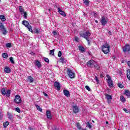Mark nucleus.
<instances>
[{
	"instance_id": "obj_45",
	"label": "nucleus",
	"mask_w": 130,
	"mask_h": 130,
	"mask_svg": "<svg viewBox=\"0 0 130 130\" xmlns=\"http://www.w3.org/2000/svg\"><path fill=\"white\" fill-rule=\"evenodd\" d=\"M62 54L61 53V51H59L58 52V57H60L61 56Z\"/></svg>"
},
{
	"instance_id": "obj_28",
	"label": "nucleus",
	"mask_w": 130,
	"mask_h": 130,
	"mask_svg": "<svg viewBox=\"0 0 130 130\" xmlns=\"http://www.w3.org/2000/svg\"><path fill=\"white\" fill-rule=\"evenodd\" d=\"M35 106H36L37 109H38L39 110V111H40V112H42V109H41V108H40V106H39V105H35Z\"/></svg>"
},
{
	"instance_id": "obj_56",
	"label": "nucleus",
	"mask_w": 130,
	"mask_h": 130,
	"mask_svg": "<svg viewBox=\"0 0 130 130\" xmlns=\"http://www.w3.org/2000/svg\"><path fill=\"white\" fill-rule=\"evenodd\" d=\"M108 34H109V35H112V33H111V31H109L108 32Z\"/></svg>"
},
{
	"instance_id": "obj_52",
	"label": "nucleus",
	"mask_w": 130,
	"mask_h": 130,
	"mask_svg": "<svg viewBox=\"0 0 130 130\" xmlns=\"http://www.w3.org/2000/svg\"><path fill=\"white\" fill-rule=\"evenodd\" d=\"M44 96H45L46 97H47L48 96V94L45 92H43Z\"/></svg>"
},
{
	"instance_id": "obj_51",
	"label": "nucleus",
	"mask_w": 130,
	"mask_h": 130,
	"mask_svg": "<svg viewBox=\"0 0 130 130\" xmlns=\"http://www.w3.org/2000/svg\"><path fill=\"white\" fill-rule=\"evenodd\" d=\"M93 14L94 17H95V18H96V17L98 16V15H97V14L95 13H94V12H93Z\"/></svg>"
},
{
	"instance_id": "obj_13",
	"label": "nucleus",
	"mask_w": 130,
	"mask_h": 130,
	"mask_svg": "<svg viewBox=\"0 0 130 130\" xmlns=\"http://www.w3.org/2000/svg\"><path fill=\"white\" fill-rule=\"evenodd\" d=\"M56 9L58 10V12L60 15L61 16H63L64 17H66L67 15L66 14V13L64 11H62L61 10H60V8L59 7H58L57 6L56 7Z\"/></svg>"
},
{
	"instance_id": "obj_40",
	"label": "nucleus",
	"mask_w": 130,
	"mask_h": 130,
	"mask_svg": "<svg viewBox=\"0 0 130 130\" xmlns=\"http://www.w3.org/2000/svg\"><path fill=\"white\" fill-rule=\"evenodd\" d=\"M6 47H8L10 48V47H12V44L9 43L6 44Z\"/></svg>"
},
{
	"instance_id": "obj_12",
	"label": "nucleus",
	"mask_w": 130,
	"mask_h": 130,
	"mask_svg": "<svg viewBox=\"0 0 130 130\" xmlns=\"http://www.w3.org/2000/svg\"><path fill=\"white\" fill-rule=\"evenodd\" d=\"M8 118L10 120L13 121L14 120V115L12 113L8 112L7 113Z\"/></svg>"
},
{
	"instance_id": "obj_34",
	"label": "nucleus",
	"mask_w": 130,
	"mask_h": 130,
	"mask_svg": "<svg viewBox=\"0 0 130 130\" xmlns=\"http://www.w3.org/2000/svg\"><path fill=\"white\" fill-rule=\"evenodd\" d=\"M44 60L45 61V62H47V63H49V59L48 58L44 57Z\"/></svg>"
},
{
	"instance_id": "obj_3",
	"label": "nucleus",
	"mask_w": 130,
	"mask_h": 130,
	"mask_svg": "<svg viewBox=\"0 0 130 130\" xmlns=\"http://www.w3.org/2000/svg\"><path fill=\"white\" fill-rule=\"evenodd\" d=\"M22 25H24L25 27H26V28H28V31L31 32V33H33V30L32 29V26L31 25H30V23H29V22H28L26 20H23L22 22Z\"/></svg>"
},
{
	"instance_id": "obj_14",
	"label": "nucleus",
	"mask_w": 130,
	"mask_h": 130,
	"mask_svg": "<svg viewBox=\"0 0 130 130\" xmlns=\"http://www.w3.org/2000/svg\"><path fill=\"white\" fill-rule=\"evenodd\" d=\"M27 82L28 83H33L34 82V78L32 76H28L26 78Z\"/></svg>"
},
{
	"instance_id": "obj_8",
	"label": "nucleus",
	"mask_w": 130,
	"mask_h": 130,
	"mask_svg": "<svg viewBox=\"0 0 130 130\" xmlns=\"http://www.w3.org/2000/svg\"><path fill=\"white\" fill-rule=\"evenodd\" d=\"M107 21H108V19L105 16H103L101 20V23L103 26H105L107 24Z\"/></svg>"
},
{
	"instance_id": "obj_63",
	"label": "nucleus",
	"mask_w": 130,
	"mask_h": 130,
	"mask_svg": "<svg viewBox=\"0 0 130 130\" xmlns=\"http://www.w3.org/2000/svg\"><path fill=\"white\" fill-rule=\"evenodd\" d=\"M101 77H102V74L101 75Z\"/></svg>"
},
{
	"instance_id": "obj_55",
	"label": "nucleus",
	"mask_w": 130,
	"mask_h": 130,
	"mask_svg": "<svg viewBox=\"0 0 130 130\" xmlns=\"http://www.w3.org/2000/svg\"><path fill=\"white\" fill-rule=\"evenodd\" d=\"M30 54H32V55H35V53L34 52H31L30 53Z\"/></svg>"
},
{
	"instance_id": "obj_46",
	"label": "nucleus",
	"mask_w": 130,
	"mask_h": 130,
	"mask_svg": "<svg viewBox=\"0 0 130 130\" xmlns=\"http://www.w3.org/2000/svg\"><path fill=\"white\" fill-rule=\"evenodd\" d=\"M95 81L97 83V84H99V80L98 79V77H97V76H95Z\"/></svg>"
},
{
	"instance_id": "obj_23",
	"label": "nucleus",
	"mask_w": 130,
	"mask_h": 130,
	"mask_svg": "<svg viewBox=\"0 0 130 130\" xmlns=\"http://www.w3.org/2000/svg\"><path fill=\"white\" fill-rule=\"evenodd\" d=\"M105 96L107 100H111V99H112V96L111 95L106 94Z\"/></svg>"
},
{
	"instance_id": "obj_11",
	"label": "nucleus",
	"mask_w": 130,
	"mask_h": 130,
	"mask_svg": "<svg viewBox=\"0 0 130 130\" xmlns=\"http://www.w3.org/2000/svg\"><path fill=\"white\" fill-rule=\"evenodd\" d=\"M129 50L130 46L128 44H126L124 47H123V51H124V52H127V51L129 52Z\"/></svg>"
},
{
	"instance_id": "obj_53",
	"label": "nucleus",
	"mask_w": 130,
	"mask_h": 130,
	"mask_svg": "<svg viewBox=\"0 0 130 130\" xmlns=\"http://www.w3.org/2000/svg\"><path fill=\"white\" fill-rule=\"evenodd\" d=\"M127 64L129 68H130V61L127 62Z\"/></svg>"
},
{
	"instance_id": "obj_64",
	"label": "nucleus",
	"mask_w": 130,
	"mask_h": 130,
	"mask_svg": "<svg viewBox=\"0 0 130 130\" xmlns=\"http://www.w3.org/2000/svg\"><path fill=\"white\" fill-rule=\"evenodd\" d=\"M92 122H94V121L92 120Z\"/></svg>"
},
{
	"instance_id": "obj_22",
	"label": "nucleus",
	"mask_w": 130,
	"mask_h": 130,
	"mask_svg": "<svg viewBox=\"0 0 130 130\" xmlns=\"http://www.w3.org/2000/svg\"><path fill=\"white\" fill-rule=\"evenodd\" d=\"M9 124H10V122L9 121L4 122L3 123V126H4V128H7V127H8V125H9Z\"/></svg>"
},
{
	"instance_id": "obj_4",
	"label": "nucleus",
	"mask_w": 130,
	"mask_h": 130,
	"mask_svg": "<svg viewBox=\"0 0 130 130\" xmlns=\"http://www.w3.org/2000/svg\"><path fill=\"white\" fill-rule=\"evenodd\" d=\"M106 77L107 78V82L108 84L109 87H110V88H112V87H113V81L111 80V77H110L109 75H107Z\"/></svg>"
},
{
	"instance_id": "obj_6",
	"label": "nucleus",
	"mask_w": 130,
	"mask_h": 130,
	"mask_svg": "<svg viewBox=\"0 0 130 130\" xmlns=\"http://www.w3.org/2000/svg\"><path fill=\"white\" fill-rule=\"evenodd\" d=\"M0 30L2 31V33L4 35H6L7 34V29H6V27H5V26L2 22H0Z\"/></svg>"
},
{
	"instance_id": "obj_32",
	"label": "nucleus",
	"mask_w": 130,
	"mask_h": 130,
	"mask_svg": "<svg viewBox=\"0 0 130 130\" xmlns=\"http://www.w3.org/2000/svg\"><path fill=\"white\" fill-rule=\"evenodd\" d=\"M79 50L81 52H84L85 51V48L82 46L79 47Z\"/></svg>"
},
{
	"instance_id": "obj_42",
	"label": "nucleus",
	"mask_w": 130,
	"mask_h": 130,
	"mask_svg": "<svg viewBox=\"0 0 130 130\" xmlns=\"http://www.w3.org/2000/svg\"><path fill=\"white\" fill-rule=\"evenodd\" d=\"M85 89H86V90H87L88 91H91V88H90V87H89V86L86 85L85 86Z\"/></svg>"
},
{
	"instance_id": "obj_44",
	"label": "nucleus",
	"mask_w": 130,
	"mask_h": 130,
	"mask_svg": "<svg viewBox=\"0 0 130 130\" xmlns=\"http://www.w3.org/2000/svg\"><path fill=\"white\" fill-rule=\"evenodd\" d=\"M16 111H17V112H18V113H20V112H21V110H20V108L18 107L16 108Z\"/></svg>"
},
{
	"instance_id": "obj_20",
	"label": "nucleus",
	"mask_w": 130,
	"mask_h": 130,
	"mask_svg": "<svg viewBox=\"0 0 130 130\" xmlns=\"http://www.w3.org/2000/svg\"><path fill=\"white\" fill-rule=\"evenodd\" d=\"M63 94L66 97H70V91L68 90H63Z\"/></svg>"
},
{
	"instance_id": "obj_41",
	"label": "nucleus",
	"mask_w": 130,
	"mask_h": 130,
	"mask_svg": "<svg viewBox=\"0 0 130 130\" xmlns=\"http://www.w3.org/2000/svg\"><path fill=\"white\" fill-rule=\"evenodd\" d=\"M118 86L119 87V88H120L121 89H122V88H123V85L120 83L118 84Z\"/></svg>"
},
{
	"instance_id": "obj_31",
	"label": "nucleus",
	"mask_w": 130,
	"mask_h": 130,
	"mask_svg": "<svg viewBox=\"0 0 130 130\" xmlns=\"http://www.w3.org/2000/svg\"><path fill=\"white\" fill-rule=\"evenodd\" d=\"M9 60L11 62H12L13 64L15 63V61L14 60V58L13 57H11L9 58Z\"/></svg>"
},
{
	"instance_id": "obj_16",
	"label": "nucleus",
	"mask_w": 130,
	"mask_h": 130,
	"mask_svg": "<svg viewBox=\"0 0 130 130\" xmlns=\"http://www.w3.org/2000/svg\"><path fill=\"white\" fill-rule=\"evenodd\" d=\"M73 109L74 113H78V112H79V108L78 106H73Z\"/></svg>"
},
{
	"instance_id": "obj_18",
	"label": "nucleus",
	"mask_w": 130,
	"mask_h": 130,
	"mask_svg": "<svg viewBox=\"0 0 130 130\" xmlns=\"http://www.w3.org/2000/svg\"><path fill=\"white\" fill-rule=\"evenodd\" d=\"M4 72L7 74H10L11 73V69L8 67H6L4 68Z\"/></svg>"
},
{
	"instance_id": "obj_54",
	"label": "nucleus",
	"mask_w": 130,
	"mask_h": 130,
	"mask_svg": "<svg viewBox=\"0 0 130 130\" xmlns=\"http://www.w3.org/2000/svg\"><path fill=\"white\" fill-rule=\"evenodd\" d=\"M60 61H61V62H62V61H63V58H62V57H61V58H60Z\"/></svg>"
},
{
	"instance_id": "obj_49",
	"label": "nucleus",
	"mask_w": 130,
	"mask_h": 130,
	"mask_svg": "<svg viewBox=\"0 0 130 130\" xmlns=\"http://www.w3.org/2000/svg\"><path fill=\"white\" fill-rule=\"evenodd\" d=\"M75 41H76L77 42H78V41H79V38H78V37H76V38H75Z\"/></svg>"
},
{
	"instance_id": "obj_47",
	"label": "nucleus",
	"mask_w": 130,
	"mask_h": 130,
	"mask_svg": "<svg viewBox=\"0 0 130 130\" xmlns=\"http://www.w3.org/2000/svg\"><path fill=\"white\" fill-rule=\"evenodd\" d=\"M87 125L88 127H89V128H92V125H91V124L89 123H88Z\"/></svg>"
},
{
	"instance_id": "obj_5",
	"label": "nucleus",
	"mask_w": 130,
	"mask_h": 130,
	"mask_svg": "<svg viewBox=\"0 0 130 130\" xmlns=\"http://www.w3.org/2000/svg\"><path fill=\"white\" fill-rule=\"evenodd\" d=\"M95 64H96V61L93 59L89 60L88 62H87V64L88 68H94V66H95Z\"/></svg>"
},
{
	"instance_id": "obj_59",
	"label": "nucleus",
	"mask_w": 130,
	"mask_h": 130,
	"mask_svg": "<svg viewBox=\"0 0 130 130\" xmlns=\"http://www.w3.org/2000/svg\"><path fill=\"white\" fill-rule=\"evenodd\" d=\"M80 130H87V129H86V128H85V129H84V128H82L81 129H80Z\"/></svg>"
},
{
	"instance_id": "obj_9",
	"label": "nucleus",
	"mask_w": 130,
	"mask_h": 130,
	"mask_svg": "<svg viewBox=\"0 0 130 130\" xmlns=\"http://www.w3.org/2000/svg\"><path fill=\"white\" fill-rule=\"evenodd\" d=\"M14 102H15L17 104L21 103V102H22L21 96L18 94L16 95L15 97Z\"/></svg>"
},
{
	"instance_id": "obj_57",
	"label": "nucleus",
	"mask_w": 130,
	"mask_h": 130,
	"mask_svg": "<svg viewBox=\"0 0 130 130\" xmlns=\"http://www.w3.org/2000/svg\"><path fill=\"white\" fill-rule=\"evenodd\" d=\"M111 100H107L108 103H110Z\"/></svg>"
},
{
	"instance_id": "obj_50",
	"label": "nucleus",
	"mask_w": 130,
	"mask_h": 130,
	"mask_svg": "<svg viewBox=\"0 0 130 130\" xmlns=\"http://www.w3.org/2000/svg\"><path fill=\"white\" fill-rule=\"evenodd\" d=\"M112 58L113 59V60H115V59H116V56H112Z\"/></svg>"
},
{
	"instance_id": "obj_19",
	"label": "nucleus",
	"mask_w": 130,
	"mask_h": 130,
	"mask_svg": "<svg viewBox=\"0 0 130 130\" xmlns=\"http://www.w3.org/2000/svg\"><path fill=\"white\" fill-rule=\"evenodd\" d=\"M120 100L122 103H125L126 100H125V98H124V96L123 95H121L120 96Z\"/></svg>"
},
{
	"instance_id": "obj_48",
	"label": "nucleus",
	"mask_w": 130,
	"mask_h": 130,
	"mask_svg": "<svg viewBox=\"0 0 130 130\" xmlns=\"http://www.w3.org/2000/svg\"><path fill=\"white\" fill-rule=\"evenodd\" d=\"M123 110L126 113H128V112H129V111H128V110H126L125 108H124Z\"/></svg>"
},
{
	"instance_id": "obj_39",
	"label": "nucleus",
	"mask_w": 130,
	"mask_h": 130,
	"mask_svg": "<svg viewBox=\"0 0 130 130\" xmlns=\"http://www.w3.org/2000/svg\"><path fill=\"white\" fill-rule=\"evenodd\" d=\"M127 78L130 81V71L127 73Z\"/></svg>"
},
{
	"instance_id": "obj_36",
	"label": "nucleus",
	"mask_w": 130,
	"mask_h": 130,
	"mask_svg": "<svg viewBox=\"0 0 130 130\" xmlns=\"http://www.w3.org/2000/svg\"><path fill=\"white\" fill-rule=\"evenodd\" d=\"M50 54H51V55H54V49L50 50Z\"/></svg>"
},
{
	"instance_id": "obj_15",
	"label": "nucleus",
	"mask_w": 130,
	"mask_h": 130,
	"mask_svg": "<svg viewBox=\"0 0 130 130\" xmlns=\"http://www.w3.org/2000/svg\"><path fill=\"white\" fill-rule=\"evenodd\" d=\"M35 61L36 62V67L38 69H40V68H41V63L40 62V61H39V60H35Z\"/></svg>"
},
{
	"instance_id": "obj_27",
	"label": "nucleus",
	"mask_w": 130,
	"mask_h": 130,
	"mask_svg": "<svg viewBox=\"0 0 130 130\" xmlns=\"http://www.w3.org/2000/svg\"><path fill=\"white\" fill-rule=\"evenodd\" d=\"M0 19L3 21V22H5L6 21V16L5 15H1L0 16Z\"/></svg>"
},
{
	"instance_id": "obj_24",
	"label": "nucleus",
	"mask_w": 130,
	"mask_h": 130,
	"mask_svg": "<svg viewBox=\"0 0 130 130\" xmlns=\"http://www.w3.org/2000/svg\"><path fill=\"white\" fill-rule=\"evenodd\" d=\"M93 68H95L96 70H98V71H99L100 70V66L98 64H97V63H95L94 65L93 66Z\"/></svg>"
},
{
	"instance_id": "obj_33",
	"label": "nucleus",
	"mask_w": 130,
	"mask_h": 130,
	"mask_svg": "<svg viewBox=\"0 0 130 130\" xmlns=\"http://www.w3.org/2000/svg\"><path fill=\"white\" fill-rule=\"evenodd\" d=\"M19 10L21 13V15H23V13H24V10H23V7L22 6H19Z\"/></svg>"
},
{
	"instance_id": "obj_21",
	"label": "nucleus",
	"mask_w": 130,
	"mask_h": 130,
	"mask_svg": "<svg viewBox=\"0 0 130 130\" xmlns=\"http://www.w3.org/2000/svg\"><path fill=\"white\" fill-rule=\"evenodd\" d=\"M124 94H125V95H126V96H127V97H129V96H130L129 90H128L127 89H125Z\"/></svg>"
},
{
	"instance_id": "obj_35",
	"label": "nucleus",
	"mask_w": 130,
	"mask_h": 130,
	"mask_svg": "<svg viewBox=\"0 0 130 130\" xmlns=\"http://www.w3.org/2000/svg\"><path fill=\"white\" fill-rule=\"evenodd\" d=\"M34 32V33H36V34H38V33H39V29H38L37 28H35Z\"/></svg>"
},
{
	"instance_id": "obj_10",
	"label": "nucleus",
	"mask_w": 130,
	"mask_h": 130,
	"mask_svg": "<svg viewBox=\"0 0 130 130\" xmlns=\"http://www.w3.org/2000/svg\"><path fill=\"white\" fill-rule=\"evenodd\" d=\"M54 86L57 91H60V84L59 82L56 81L54 83Z\"/></svg>"
},
{
	"instance_id": "obj_7",
	"label": "nucleus",
	"mask_w": 130,
	"mask_h": 130,
	"mask_svg": "<svg viewBox=\"0 0 130 130\" xmlns=\"http://www.w3.org/2000/svg\"><path fill=\"white\" fill-rule=\"evenodd\" d=\"M67 74H68L69 78H70V79H74V78H75V73H74L72 71V70L69 69L67 71Z\"/></svg>"
},
{
	"instance_id": "obj_29",
	"label": "nucleus",
	"mask_w": 130,
	"mask_h": 130,
	"mask_svg": "<svg viewBox=\"0 0 130 130\" xmlns=\"http://www.w3.org/2000/svg\"><path fill=\"white\" fill-rule=\"evenodd\" d=\"M10 94H11V90H8L6 92L7 97H10Z\"/></svg>"
},
{
	"instance_id": "obj_26",
	"label": "nucleus",
	"mask_w": 130,
	"mask_h": 130,
	"mask_svg": "<svg viewBox=\"0 0 130 130\" xmlns=\"http://www.w3.org/2000/svg\"><path fill=\"white\" fill-rule=\"evenodd\" d=\"M3 58H8L9 57V55L7 53H4L2 54Z\"/></svg>"
},
{
	"instance_id": "obj_30",
	"label": "nucleus",
	"mask_w": 130,
	"mask_h": 130,
	"mask_svg": "<svg viewBox=\"0 0 130 130\" xmlns=\"http://www.w3.org/2000/svg\"><path fill=\"white\" fill-rule=\"evenodd\" d=\"M7 91H6V88H2L1 89V93L3 95H6V93Z\"/></svg>"
},
{
	"instance_id": "obj_43",
	"label": "nucleus",
	"mask_w": 130,
	"mask_h": 130,
	"mask_svg": "<svg viewBox=\"0 0 130 130\" xmlns=\"http://www.w3.org/2000/svg\"><path fill=\"white\" fill-rule=\"evenodd\" d=\"M52 34H53V36H56V35H57V32H56V31L53 30L52 31Z\"/></svg>"
},
{
	"instance_id": "obj_2",
	"label": "nucleus",
	"mask_w": 130,
	"mask_h": 130,
	"mask_svg": "<svg viewBox=\"0 0 130 130\" xmlns=\"http://www.w3.org/2000/svg\"><path fill=\"white\" fill-rule=\"evenodd\" d=\"M109 48H110L109 45H108L107 43H106L105 45L102 46V50L105 54H107V53H109V52H110Z\"/></svg>"
},
{
	"instance_id": "obj_38",
	"label": "nucleus",
	"mask_w": 130,
	"mask_h": 130,
	"mask_svg": "<svg viewBox=\"0 0 130 130\" xmlns=\"http://www.w3.org/2000/svg\"><path fill=\"white\" fill-rule=\"evenodd\" d=\"M77 128H79V130H81L82 129V128L81 127V125L80 124V123H77Z\"/></svg>"
},
{
	"instance_id": "obj_1",
	"label": "nucleus",
	"mask_w": 130,
	"mask_h": 130,
	"mask_svg": "<svg viewBox=\"0 0 130 130\" xmlns=\"http://www.w3.org/2000/svg\"><path fill=\"white\" fill-rule=\"evenodd\" d=\"M80 35L81 37L85 38L88 42V45H90V40H89V37L91 36V32L89 31H86L84 32H80Z\"/></svg>"
},
{
	"instance_id": "obj_61",
	"label": "nucleus",
	"mask_w": 130,
	"mask_h": 130,
	"mask_svg": "<svg viewBox=\"0 0 130 130\" xmlns=\"http://www.w3.org/2000/svg\"><path fill=\"white\" fill-rule=\"evenodd\" d=\"M106 123L107 124H108V121H106Z\"/></svg>"
},
{
	"instance_id": "obj_62",
	"label": "nucleus",
	"mask_w": 130,
	"mask_h": 130,
	"mask_svg": "<svg viewBox=\"0 0 130 130\" xmlns=\"http://www.w3.org/2000/svg\"><path fill=\"white\" fill-rule=\"evenodd\" d=\"M95 22L98 23V21L95 20Z\"/></svg>"
},
{
	"instance_id": "obj_17",
	"label": "nucleus",
	"mask_w": 130,
	"mask_h": 130,
	"mask_svg": "<svg viewBox=\"0 0 130 130\" xmlns=\"http://www.w3.org/2000/svg\"><path fill=\"white\" fill-rule=\"evenodd\" d=\"M46 116L47 118H48V119H51L52 118V117L51 116V113H50V111H46Z\"/></svg>"
},
{
	"instance_id": "obj_25",
	"label": "nucleus",
	"mask_w": 130,
	"mask_h": 130,
	"mask_svg": "<svg viewBox=\"0 0 130 130\" xmlns=\"http://www.w3.org/2000/svg\"><path fill=\"white\" fill-rule=\"evenodd\" d=\"M83 3L87 6H89V5H90V1H89V0H83Z\"/></svg>"
},
{
	"instance_id": "obj_60",
	"label": "nucleus",
	"mask_w": 130,
	"mask_h": 130,
	"mask_svg": "<svg viewBox=\"0 0 130 130\" xmlns=\"http://www.w3.org/2000/svg\"><path fill=\"white\" fill-rule=\"evenodd\" d=\"M48 11H49V12H50V11H51V9H48Z\"/></svg>"
},
{
	"instance_id": "obj_37",
	"label": "nucleus",
	"mask_w": 130,
	"mask_h": 130,
	"mask_svg": "<svg viewBox=\"0 0 130 130\" xmlns=\"http://www.w3.org/2000/svg\"><path fill=\"white\" fill-rule=\"evenodd\" d=\"M23 14V17L25 18V19H27V13L26 12H22V14Z\"/></svg>"
},
{
	"instance_id": "obj_58",
	"label": "nucleus",
	"mask_w": 130,
	"mask_h": 130,
	"mask_svg": "<svg viewBox=\"0 0 130 130\" xmlns=\"http://www.w3.org/2000/svg\"><path fill=\"white\" fill-rule=\"evenodd\" d=\"M54 130H59L57 128H55Z\"/></svg>"
}]
</instances>
